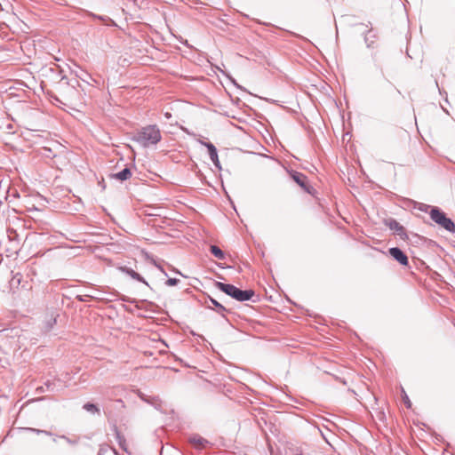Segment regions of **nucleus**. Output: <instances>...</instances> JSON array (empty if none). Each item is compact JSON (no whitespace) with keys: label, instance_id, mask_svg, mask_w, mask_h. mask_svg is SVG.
<instances>
[{"label":"nucleus","instance_id":"nucleus-1","mask_svg":"<svg viewBox=\"0 0 455 455\" xmlns=\"http://www.w3.org/2000/svg\"><path fill=\"white\" fill-rule=\"evenodd\" d=\"M162 139L161 132L157 125H147L134 136V140L144 148L156 145Z\"/></svg>","mask_w":455,"mask_h":455},{"label":"nucleus","instance_id":"nucleus-2","mask_svg":"<svg viewBox=\"0 0 455 455\" xmlns=\"http://www.w3.org/2000/svg\"><path fill=\"white\" fill-rule=\"evenodd\" d=\"M215 286L222 292L240 302L250 300L254 295V291L252 290L243 291L229 283L216 282Z\"/></svg>","mask_w":455,"mask_h":455},{"label":"nucleus","instance_id":"nucleus-3","mask_svg":"<svg viewBox=\"0 0 455 455\" xmlns=\"http://www.w3.org/2000/svg\"><path fill=\"white\" fill-rule=\"evenodd\" d=\"M431 220L436 223L439 227L445 229L446 231L454 234L455 224L451 219L448 218L446 214L441 211L438 207H432L430 212Z\"/></svg>","mask_w":455,"mask_h":455},{"label":"nucleus","instance_id":"nucleus-4","mask_svg":"<svg viewBox=\"0 0 455 455\" xmlns=\"http://www.w3.org/2000/svg\"><path fill=\"white\" fill-rule=\"evenodd\" d=\"M385 224L391 230L395 231V234L397 235H399L400 238H402L403 240H406L408 238V235L405 232L404 228L395 220H394V219L386 220Z\"/></svg>","mask_w":455,"mask_h":455},{"label":"nucleus","instance_id":"nucleus-5","mask_svg":"<svg viewBox=\"0 0 455 455\" xmlns=\"http://www.w3.org/2000/svg\"><path fill=\"white\" fill-rule=\"evenodd\" d=\"M200 143L202 145H204V147H206V148L208 149L209 156H210L212 162L213 163V164L215 165V167L218 168L219 170H221V165H220V163L219 160L218 151H217L216 147L211 142H205V141L200 140Z\"/></svg>","mask_w":455,"mask_h":455},{"label":"nucleus","instance_id":"nucleus-6","mask_svg":"<svg viewBox=\"0 0 455 455\" xmlns=\"http://www.w3.org/2000/svg\"><path fill=\"white\" fill-rule=\"evenodd\" d=\"M390 256L402 266H407L409 259L407 255L398 247H392L388 250Z\"/></svg>","mask_w":455,"mask_h":455},{"label":"nucleus","instance_id":"nucleus-7","mask_svg":"<svg viewBox=\"0 0 455 455\" xmlns=\"http://www.w3.org/2000/svg\"><path fill=\"white\" fill-rule=\"evenodd\" d=\"M120 269L129 275L132 279L136 280V281H139L140 283H145L146 285H148V282L144 279V277H142L139 273H137L136 271H134L133 269L132 268H129L127 267H120Z\"/></svg>","mask_w":455,"mask_h":455},{"label":"nucleus","instance_id":"nucleus-8","mask_svg":"<svg viewBox=\"0 0 455 455\" xmlns=\"http://www.w3.org/2000/svg\"><path fill=\"white\" fill-rule=\"evenodd\" d=\"M293 180L299 186L301 187L302 188L306 189L307 188V176L300 173V172H295L292 175H291Z\"/></svg>","mask_w":455,"mask_h":455},{"label":"nucleus","instance_id":"nucleus-9","mask_svg":"<svg viewBox=\"0 0 455 455\" xmlns=\"http://www.w3.org/2000/svg\"><path fill=\"white\" fill-rule=\"evenodd\" d=\"M114 431H115L116 440L117 441L120 448L123 449L124 451H127L126 440H125L124 436L120 433V431L117 429L116 427H115Z\"/></svg>","mask_w":455,"mask_h":455},{"label":"nucleus","instance_id":"nucleus-10","mask_svg":"<svg viewBox=\"0 0 455 455\" xmlns=\"http://www.w3.org/2000/svg\"><path fill=\"white\" fill-rule=\"evenodd\" d=\"M114 176L116 180L124 181L131 178L132 172L129 168H124L121 172L116 173Z\"/></svg>","mask_w":455,"mask_h":455},{"label":"nucleus","instance_id":"nucleus-11","mask_svg":"<svg viewBox=\"0 0 455 455\" xmlns=\"http://www.w3.org/2000/svg\"><path fill=\"white\" fill-rule=\"evenodd\" d=\"M210 251L214 255V257L217 258L218 259L222 260L225 259V253L217 245H211Z\"/></svg>","mask_w":455,"mask_h":455},{"label":"nucleus","instance_id":"nucleus-12","mask_svg":"<svg viewBox=\"0 0 455 455\" xmlns=\"http://www.w3.org/2000/svg\"><path fill=\"white\" fill-rule=\"evenodd\" d=\"M83 408L92 413V414H99L100 413V409L98 408L97 405H95L94 403H86L84 404Z\"/></svg>","mask_w":455,"mask_h":455},{"label":"nucleus","instance_id":"nucleus-13","mask_svg":"<svg viewBox=\"0 0 455 455\" xmlns=\"http://www.w3.org/2000/svg\"><path fill=\"white\" fill-rule=\"evenodd\" d=\"M82 81L90 84V81H94L92 76L84 70H81L80 74L76 75Z\"/></svg>","mask_w":455,"mask_h":455},{"label":"nucleus","instance_id":"nucleus-14","mask_svg":"<svg viewBox=\"0 0 455 455\" xmlns=\"http://www.w3.org/2000/svg\"><path fill=\"white\" fill-rule=\"evenodd\" d=\"M211 302L215 306V307H217V312L219 314H220L221 315H223L224 313L227 311L225 307L223 305H221L220 303H219L216 299H211Z\"/></svg>","mask_w":455,"mask_h":455},{"label":"nucleus","instance_id":"nucleus-15","mask_svg":"<svg viewBox=\"0 0 455 455\" xmlns=\"http://www.w3.org/2000/svg\"><path fill=\"white\" fill-rule=\"evenodd\" d=\"M191 443H193L196 446L200 447V446H204V443H207V441L205 439H204L203 437L194 436V437L191 438Z\"/></svg>","mask_w":455,"mask_h":455},{"label":"nucleus","instance_id":"nucleus-16","mask_svg":"<svg viewBox=\"0 0 455 455\" xmlns=\"http://www.w3.org/2000/svg\"><path fill=\"white\" fill-rule=\"evenodd\" d=\"M44 386H45V388L47 391H50V392H55L58 390V388L56 387V385H55V381H52V380H47L45 383H44Z\"/></svg>","mask_w":455,"mask_h":455},{"label":"nucleus","instance_id":"nucleus-17","mask_svg":"<svg viewBox=\"0 0 455 455\" xmlns=\"http://www.w3.org/2000/svg\"><path fill=\"white\" fill-rule=\"evenodd\" d=\"M180 283V280L177 279V278H169L166 282H165V284L167 286H174V285H177L178 283Z\"/></svg>","mask_w":455,"mask_h":455},{"label":"nucleus","instance_id":"nucleus-18","mask_svg":"<svg viewBox=\"0 0 455 455\" xmlns=\"http://www.w3.org/2000/svg\"><path fill=\"white\" fill-rule=\"evenodd\" d=\"M60 438L65 440L68 443L71 444V445H76L77 443V441L76 440H72L70 439L69 437L62 435H60Z\"/></svg>","mask_w":455,"mask_h":455},{"label":"nucleus","instance_id":"nucleus-19","mask_svg":"<svg viewBox=\"0 0 455 455\" xmlns=\"http://www.w3.org/2000/svg\"><path fill=\"white\" fill-rule=\"evenodd\" d=\"M419 211L427 212L428 209L431 210V206L425 204H419L417 207Z\"/></svg>","mask_w":455,"mask_h":455},{"label":"nucleus","instance_id":"nucleus-20","mask_svg":"<svg viewBox=\"0 0 455 455\" xmlns=\"http://www.w3.org/2000/svg\"><path fill=\"white\" fill-rule=\"evenodd\" d=\"M403 392H404V391L403 390ZM403 402H404L406 407L411 408V401L405 393H403Z\"/></svg>","mask_w":455,"mask_h":455},{"label":"nucleus","instance_id":"nucleus-21","mask_svg":"<svg viewBox=\"0 0 455 455\" xmlns=\"http://www.w3.org/2000/svg\"><path fill=\"white\" fill-rule=\"evenodd\" d=\"M27 430L32 433H36V435H41L43 433V430L33 427H28Z\"/></svg>","mask_w":455,"mask_h":455},{"label":"nucleus","instance_id":"nucleus-22","mask_svg":"<svg viewBox=\"0 0 455 455\" xmlns=\"http://www.w3.org/2000/svg\"><path fill=\"white\" fill-rule=\"evenodd\" d=\"M56 323V318H51L47 324V330H50Z\"/></svg>","mask_w":455,"mask_h":455},{"label":"nucleus","instance_id":"nucleus-23","mask_svg":"<svg viewBox=\"0 0 455 455\" xmlns=\"http://www.w3.org/2000/svg\"><path fill=\"white\" fill-rule=\"evenodd\" d=\"M42 435H49V436H51V435H52V432H50V431H47V430H43Z\"/></svg>","mask_w":455,"mask_h":455},{"label":"nucleus","instance_id":"nucleus-24","mask_svg":"<svg viewBox=\"0 0 455 455\" xmlns=\"http://www.w3.org/2000/svg\"><path fill=\"white\" fill-rule=\"evenodd\" d=\"M37 390H38L39 392H44V391H47V390H46V388H45V386H42V387H37Z\"/></svg>","mask_w":455,"mask_h":455},{"label":"nucleus","instance_id":"nucleus-25","mask_svg":"<svg viewBox=\"0 0 455 455\" xmlns=\"http://www.w3.org/2000/svg\"><path fill=\"white\" fill-rule=\"evenodd\" d=\"M78 299H79L80 301H87V299H84L83 296H78Z\"/></svg>","mask_w":455,"mask_h":455},{"label":"nucleus","instance_id":"nucleus-26","mask_svg":"<svg viewBox=\"0 0 455 455\" xmlns=\"http://www.w3.org/2000/svg\"><path fill=\"white\" fill-rule=\"evenodd\" d=\"M95 17H96V18H98V19H99V20H105V18H104V17H102V16H95Z\"/></svg>","mask_w":455,"mask_h":455},{"label":"nucleus","instance_id":"nucleus-27","mask_svg":"<svg viewBox=\"0 0 455 455\" xmlns=\"http://www.w3.org/2000/svg\"><path fill=\"white\" fill-rule=\"evenodd\" d=\"M165 116H166L167 118H169V117L171 116V114H170V113H165Z\"/></svg>","mask_w":455,"mask_h":455},{"label":"nucleus","instance_id":"nucleus-28","mask_svg":"<svg viewBox=\"0 0 455 455\" xmlns=\"http://www.w3.org/2000/svg\"><path fill=\"white\" fill-rule=\"evenodd\" d=\"M98 455H102V453L100 451Z\"/></svg>","mask_w":455,"mask_h":455},{"label":"nucleus","instance_id":"nucleus-29","mask_svg":"<svg viewBox=\"0 0 455 455\" xmlns=\"http://www.w3.org/2000/svg\"><path fill=\"white\" fill-rule=\"evenodd\" d=\"M297 455H302V454H297Z\"/></svg>","mask_w":455,"mask_h":455}]
</instances>
